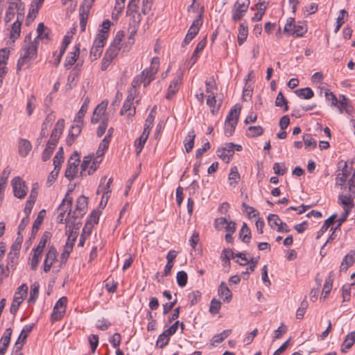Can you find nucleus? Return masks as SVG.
<instances>
[{"label": "nucleus", "mask_w": 355, "mask_h": 355, "mask_svg": "<svg viewBox=\"0 0 355 355\" xmlns=\"http://www.w3.org/2000/svg\"><path fill=\"white\" fill-rule=\"evenodd\" d=\"M24 43L17 61V71L27 69L37 55L38 42L37 40L31 41V36L29 34L25 37Z\"/></svg>", "instance_id": "1"}, {"label": "nucleus", "mask_w": 355, "mask_h": 355, "mask_svg": "<svg viewBox=\"0 0 355 355\" xmlns=\"http://www.w3.org/2000/svg\"><path fill=\"white\" fill-rule=\"evenodd\" d=\"M159 65V59L154 57L151 60V64L149 68L142 71L141 74L137 76L132 82V87L134 89L139 87L141 84L147 87L154 79L157 73Z\"/></svg>", "instance_id": "2"}, {"label": "nucleus", "mask_w": 355, "mask_h": 355, "mask_svg": "<svg viewBox=\"0 0 355 355\" xmlns=\"http://www.w3.org/2000/svg\"><path fill=\"white\" fill-rule=\"evenodd\" d=\"M355 169L351 177L349 178L347 187H345L343 189L345 193L338 196V202L343 207L344 210L349 209V211L354 207V199L355 198Z\"/></svg>", "instance_id": "3"}, {"label": "nucleus", "mask_w": 355, "mask_h": 355, "mask_svg": "<svg viewBox=\"0 0 355 355\" xmlns=\"http://www.w3.org/2000/svg\"><path fill=\"white\" fill-rule=\"evenodd\" d=\"M73 189H69L64 198L62 200L61 205L59 207V210H60V214L58 216V220L59 223H62L64 220L66 221L67 227H71L70 225V219L68 218L71 214V207L73 202V199L70 197V193L72 192Z\"/></svg>", "instance_id": "4"}, {"label": "nucleus", "mask_w": 355, "mask_h": 355, "mask_svg": "<svg viewBox=\"0 0 355 355\" xmlns=\"http://www.w3.org/2000/svg\"><path fill=\"white\" fill-rule=\"evenodd\" d=\"M284 31L295 37H302L307 32V27L304 22L295 23L293 17H289L286 21Z\"/></svg>", "instance_id": "5"}, {"label": "nucleus", "mask_w": 355, "mask_h": 355, "mask_svg": "<svg viewBox=\"0 0 355 355\" xmlns=\"http://www.w3.org/2000/svg\"><path fill=\"white\" fill-rule=\"evenodd\" d=\"M338 168H342V169L336 175L335 185L336 187H340V189H343L345 187H347V185H345V183L351 174L352 166H348L347 163L343 160L338 162Z\"/></svg>", "instance_id": "6"}, {"label": "nucleus", "mask_w": 355, "mask_h": 355, "mask_svg": "<svg viewBox=\"0 0 355 355\" xmlns=\"http://www.w3.org/2000/svg\"><path fill=\"white\" fill-rule=\"evenodd\" d=\"M28 293V286L26 284H21L15 293V296L10 309L12 314L15 315L19 305L26 297Z\"/></svg>", "instance_id": "7"}, {"label": "nucleus", "mask_w": 355, "mask_h": 355, "mask_svg": "<svg viewBox=\"0 0 355 355\" xmlns=\"http://www.w3.org/2000/svg\"><path fill=\"white\" fill-rule=\"evenodd\" d=\"M105 40V31H100L90 51V56L93 60H97L101 55Z\"/></svg>", "instance_id": "8"}, {"label": "nucleus", "mask_w": 355, "mask_h": 355, "mask_svg": "<svg viewBox=\"0 0 355 355\" xmlns=\"http://www.w3.org/2000/svg\"><path fill=\"white\" fill-rule=\"evenodd\" d=\"M249 4V0H248L247 3H241L239 1H236L232 10V20L234 21H240L246 13Z\"/></svg>", "instance_id": "9"}, {"label": "nucleus", "mask_w": 355, "mask_h": 355, "mask_svg": "<svg viewBox=\"0 0 355 355\" xmlns=\"http://www.w3.org/2000/svg\"><path fill=\"white\" fill-rule=\"evenodd\" d=\"M80 163L78 154L75 152L68 161L67 168L65 171V176L68 180H71L78 172V166Z\"/></svg>", "instance_id": "10"}, {"label": "nucleus", "mask_w": 355, "mask_h": 355, "mask_svg": "<svg viewBox=\"0 0 355 355\" xmlns=\"http://www.w3.org/2000/svg\"><path fill=\"white\" fill-rule=\"evenodd\" d=\"M12 186L15 197L22 199L26 196L28 189L19 177H16L12 180Z\"/></svg>", "instance_id": "11"}, {"label": "nucleus", "mask_w": 355, "mask_h": 355, "mask_svg": "<svg viewBox=\"0 0 355 355\" xmlns=\"http://www.w3.org/2000/svg\"><path fill=\"white\" fill-rule=\"evenodd\" d=\"M67 302V298L66 297H62L57 301L51 315L53 320H58L62 318L66 311Z\"/></svg>", "instance_id": "12"}, {"label": "nucleus", "mask_w": 355, "mask_h": 355, "mask_svg": "<svg viewBox=\"0 0 355 355\" xmlns=\"http://www.w3.org/2000/svg\"><path fill=\"white\" fill-rule=\"evenodd\" d=\"M234 144L227 143L225 146L217 151L218 157L225 162L228 163L234 153Z\"/></svg>", "instance_id": "13"}, {"label": "nucleus", "mask_w": 355, "mask_h": 355, "mask_svg": "<svg viewBox=\"0 0 355 355\" xmlns=\"http://www.w3.org/2000/svg\"><path fill=\"white\" fill-rule=\"evenodd\" d=\"M87 207V198L84 196H80L77 200L76 209L71 217L73 218L82 217L85 214Z\"/></svg>", "instance_id": "14"}, {"label": "nucleus", "mask_w": 355, "mask_h": 355, "mask_svg": "<svg viewBox=\"0 0 355 355\" xmlns=\"http://www.w3.org/2000/svg\"><path fill=\"white\" fill-rule=\"evenodd\" d=\"M22 4L21 3L17 2H10L9 6L7 9L6 17H5V22L7 24L10 22L15 17L16 14V11L18 12H24V7L21 8Z\"/></svg>", "instance_id": "15"}, {"label": "nucleus", "mask_w": 355, "mask_h": 355, "mask_svg": "<svg viewBox=\"0 0 355 355\" xmlns=\"http://www.w3.org/2000/svg\"><path fill=\"white\" fill-rule=\"evenodd\" d=\"M204 8L202 7L200 9V13H199L198 16L196 17V19L193 20L187 34L189 35V37H191L192 39H193L194 37L198 33L200 28L202 24V14Z\"/></svg>", "instance_id": "16"}, {"label": "nucleus", "mask_w": 355, "mask_h": 355, "mask_svg": "<svg viewBox=\"0 0 355 355\" xmlns=\"http://www.w3.org/2000/svg\"><path fill=\"white\" fill-rule=\"evenodd\" d=\"M57 257V250L54 246H51L46 254L44 263V271L48 272L50 271L53 263Z\"/></svg>", "instance_id": "17"}, {"label": "nucleus", "mask_w": 355, "mask_h": 355, "mask_svg": "<svg viewBox=\"0 0 355 355\" xmlns=\"http://www.w3.org/2000/svg\"><path fill=\"white\" fill-rule=\"evenodd\" d=\"M183 72H180L177 77H175L168 88V93L166 98L170 99L176 92L179 90V87L182 83Z\"/></svg>", "instance_id": "18"}, {"label": "nucleus", "mask_w": 355, "mask_h": 355, "mask_svg": "<svg viewBox=\"0 0 355 355\" xmlns=\"http://www.w3.org/2000/svg\"><path fill=\"white\" fill-rule=\"evenodd\" d=\"M24 18V12H18L17 15V20L12 26L10 32V37L15 40L19 37L21 32V21Z\"/></svg>", "instance_id": "19"}, {"label": "nucleus", "mask_w": 355, "mask_h": 355, "mask_svg": "<svg viewBox=\"0 0 355 355\" xmlns=\"http://www.w3.org/2000/svg\"><path fill=\"white\" fill-rule=\"evenodd\" d=\"M12 329L8 328L0 339V355H4L10 342Z\"/></svg>", "instance_id": "20"}, {"label": "nucleus", "mask_w": 355, "mask_h": 355, "mask_svg": "<svg viewBox=\"0 0 355 355\" xmlns=\"http://www.w3.org/2000/svg\"><path fill=\"white\" fill-rule=\"evenodd\" d=\"M268 6V1L267 0H259L255 5L257 12L254 14V17H252V21H260L262 19Z\"/></svg>", "instance_id": "21"}, {"label": "nucleus", "mask_w": 355, "mask_h": 355, "mask_svg": "<svg viewBox=\"0 0 355 355\" xmlns=\"http://www.w3.org/2000/svg\"><path fill=\"white\" fill-rule=\"evenodd\" d=\"M355 343V331L349 333L345 338L342 345L340 351L346 353Z\"/></svg>", "instance_id": "22"}, {"label": "nucleus", "mask_w": 355, "mask_h": 355, "mask_svg": "<svg viewBox=\"0 0 355 355\" xmlns=\"http://www.w3.org/2000/svg\"><path fill=\"white\" fill-rule=\"evenodd\" d=\"M355 263V251L351 250L343 259L340 266V271H346Z\"/></svg>", "instance_id": "23"}, {"label": "nucleus", "mask_w": 355, "mask_h": 355, "mask_svg": "<svg viewBox=\"0 0 355 355\" xmlns=\"http://www.w3.org/2000/svg\"><path fill=\"white\" fill-rule=\"evenodd\" d=\"M10 52L6 49L0 50V74L6 75L8 72L7 61L8 60Z\"/></svg>", "instance_id": "24"}, {"label": "nucleus", "mask_w": 355, "mask_h": 355, "mask_svg": "<svg viewBox=\"0 0 355 355\" xmlns=\"http://www.w3.org/2000/svg\"><path fill=\"white\" fill-rule=\"evenodd\" d=\"M118 42L117 43H112L110 46L107 49L106 51L104 56L107 58L108 59L111 60L112 61L113 59L118 55L120 49H121V44H120V39H117Z\"/></svg>", "instance_id": "25"}, {"label": "nucleus", "mask_w": 355, "mask_h": 355, "mask_svg": "<svg viewBox=\"0 0 355 355\" xmlns=\"http://www.w3.org/2000/svg\"><path fill=\"white\" fill-rule=\"evenodd\" d=\"M80 54V44H76L74 46L73 51L71 52L69 55L67 57L64 66L67 68H69L71 67L77 60Z\"/></svg>", "instance_id": "26"}, {"label": "nucleus", "mask_w": 355, "mask_h": 355, "mask_svg": "<svg viewBox=\"0 0 355 355\" xmlns=\"http://www.w3.org/2000/svg\"><path fill=\"white\" fill-rule=\"evenodd\" d=\"M218 293L220 297L224 298L223 300L226 302H229L232 297L231 291L227 287V284L223 282L220 283L218 287Z\"/></svg>", "instance_id": "27"}, {"label": "nucleus", "mask_w": 355, "mask_h": 355, "mask_svg": "<svg viewBox=\"0 0 355 355\" xmlns=\"http://www.w3.org/2000/svg\"><path fill=\"white\" fill-rule=\"evenodd\" d=\"M83 123H76V125L71 126V128L69 133V137L67 138V143L68 145H71L74 141V139L77 137L82 130Z\"/></svg>", "instance_id": "28"}, {"label": "nucleus", "mask_w": 355, "mask_h": 355, "mask_svg": "<svg viewBox=\"0 0 355 355\" xmlns=\"http://www.w3.org/2000/svg\"><path fill=\"white\" fill-rule=\"evenodd\" d=\"M206 42H206V37H204L202 40H200L198 43L197 46H196V47L195 49V51L193 53V54H192V55L191 57L190 61H189V62L191 64V66L193 65L196 62V61H197V60H198V58L199 57V53L205 48V46L206 45Z\"/></svg>", "instance_id": "29"}, {"label": "nucleus", "mask_w": 355, "mask_h": 355, "mask_svg": "<svg viewBox=\"0 0 355 355\" xmlns=\"http://www.w3.org/2000/svg\"><path fill=\"white\" fill-rule=\"evenodd\" d=\"M89 103V97L85 98L79 112L76 114V116L74 119V122L78 123H83V117L86 112H87L88 106Z\"/></svg>", "instance_id": "30"}, {"label": "nucleus", "mask_w": 355, "mask_h": 355, "mask_svg": "<svg viewBox=\"0 0 355 355\" xmlns=\"http://www.w3.org/2000/svg\"><path fill=\"white\" fill-rule=\"evenodd\" d=\"M138 5L129 2L127 8V15L132 16L134 18L135 22L137 24L141 21V15L137 12Z\"/></svg>", "instance_id": "31"}, {"label": "nucleus", "mask_w": 355, "mask_h": 355, "mask_svg": "<svg viewBox=\"0 0 355 355\" xmlns=\"http://www.w3.org/2000/svg\"><path fill=\"white\" fill-rule=\"evenodd\" d=\"M334 272L331 271L329 272L328 277L325 279V282L322 292V295L323 296L324 298H326L328 296L331 290L332 283L334 281Z\"/></svg>", "instance_id": "32"}, {"label": "nucleus", "mask_w": 355, "mask_h": 355, "mask_svg": "<svg viewBox=\"0 0 355 355\" xmlns=\"http://www.w3.org/2000/svg\"><path fill=\"white\" fill-rule=\"evenodd\" d=\"M32 148L31 144L26 139H21L19 141V153L22 157L28 155Z\"/></svg>", "instance_id": "33"}, {"label": "nucleus", "mask_w": 355, "mask_h": 355, "mask_svg": "<svg viewBox=\"0 0 355 355\" xmlns=\"http://www.w3.org/2000/svg\"><path fill=\"white\" fill-rule=\"evenodd\" d=\"M248 35V25L242 23L240 24L239 27V33H238V44L239 45H242L243 42L246 40Z\"/></svg>", "instance_id": "34"}, {"label": "nucleus", "mask_w": 355, "mask_h": 355, "mask_svg": "<svg viewBox=\"0 0 355 355\" xmlns=\"http://www.w3.org/2000/svg\"><path fill=\"white\" fill-rule=\"evenodd\" d=\"M196 138V133L194 130H191L189 132L188 135L185 137L184 139V147L185 150L188 153L191 151L194 146V140Z\"/></svg>", "instance_id": "35"}, {"label": "nucleus", "mask_w": 355, "mask_h": 355, "mask_svg": "<svg viewBox=\"0 0 355 355\" xmlns=\"http://www.w3.org/2000/svg\"><path fill=\"white\" fill-rule=\"evenodd\" d=\"M93 159V155H88L84 157L81 164L80 175L82 177L87 176L91 174V171H88L91 162Z\"/></svg>", "instance_id": "36"}, {"label": "nucleus", "mask_w": 355, "mask_h": 355, "mask_svg": "<svg viewBox=\"0 0 355 355\" xmlns=\"http://www.w3.org/2000/svg\"><path fill=\"white\" fill-rule=\"evenodd\" d=\"M37 36L34 39V40H37V42L39 43L38 40L40 39H46L49 40V30L46 27L43 23H40L38 24L37 28Z\"/></svg>", "instance_id": "37"}, {"label": "nucleus", "mask_w": 355, "mask_h": 355, "mask_svg": "<svg viewBox=\"0 0 355 355\" xmlns=\"http://www.w3.org/2000/svg\"><path fill=\"white\" fill-rule=\"evenodd\" d=\"M239 237L243 243H248L251 238V231L245 223H243Z\"/></svg>", "instance_id": "38"}, {"label": "nucleus", "mask_w": 355, "mask_h": 355, "mask_svg": "<svg viewBox=\"0 0 355 355\" xmlns=\"http://www.w3.org/2000/svg\"><path fill=\"white\" fill-rule=\"evenodd\" d=\"M51 238V234L49 232H45L41 239L40 241L37 245V246L34 248L33 250H35V251H37V252H43L44 248L46 246V244L48 241H49Z\"/></svg>", "instance_id": "39"}, {"label": "nucleus", "mask_w": 355, "mask_h": 355, "mask_svg": "<svg viewBox=\"0 0 355 355\" xmlns=\"http://www.w3.org/2000/svg\"><path fill=\"white\" fill-rule=\"evenodd\" d=\"M33 327L34 324L25 325L23 329L21 330L17 342H20V343H23L24 345V343H26V340L28 336L31 332Z\"/></svg>", "instance_id": "40"}, {"label": "nucleus", "mask_w": 355, "mask_h": 355, "mask_svg": "<svg viewBox=\"0 0 355 355\" xmlns=\"http://www.w3.org/2000/svg\"><path fill=\"white\" fill-rule=\"evenodd\" d=\"M132 103L124 102L123 107L120 111L121 115L127 114L128 118H130L135 114V107H132Z\"/></svg>", "instance_id": "41"}, {"label": "nucleus", "mask_w": 355, "mask_h": 355, "mask_svg": "<svg viewBox=\"0 0 355 355\" xmlns=\"http://www.w3.org/2000/svg\"><path fill=\"white\" fill-rule=\"evenodd\" d=\"M45 214V210H42L39 212L32 227V234L35 235L39 230L40 225H42Z\"/></svg>", "instance_id": "42"}, {"label": "nucleus", "mask_w": 355, "mask_h": 355, "mask_svg": "<svg viewBox=\"0 0 355 355\" xmlns=\"http://www.w3.org/2000/svg\"><path fill=\"white\" fill-rule=\"evenodd\" d=\"M64 127V120L62 119H59L57 121L51 136H52V137L59 139L62 133Z\"/></svg>", "instance_id": "43"}, {"label": "nucleus", "mask_w": 355, "mask_h": 355, "mask_svg": "<svg viewBox=\"0 0 355 355\" xmlns=\"http://www.w3.org/2000/svg\"><path fill=\"white\" fill-rule=\"evenodd\" d=\"M302 139L306 149H313L316 147L317 142L310 134H304Z\"/></svg>", "instance_id": "44"}, {"label": "nucleus", "mask_w": 355, "mask_h": 355, "mask_svg": "<svg viewBox=\"0 0 355 355\" xmlns=\"http://www.w3.org/2000/svg\"><path fill=\"white\" fill-rule=\"evenodd\" d=\"M40 284L38 282L33 283L31 286L30 297L28 298L29 303H35L39 294Z\"/></svg>", "instance_id": "45"}, {"label": "nucleus", "mask_w": 355, "mask_h": 355, "mask_svg": "<svg viewBox=\"0 0 355 355\" xmlns=\"http://www.w3.org/2000/svg\"><path fill=\"white\" fill-rule=\"evenodd\" d=\"M295 94L299 97L303 98L304 99H310L314 95L313 90L309 87L297 89L295 91Z\"/></svg>", "instance_id": "46"}, {"label": "nucleus", "mask_w": 355, "mask_h": 355, "mask_svg": "<svg viewBox=\"0 0 355 355\" xmlns=\"http://www.w3.org/2000/svg\"><path fill=\"white\" fill-rule=\"evenodd\" d=\"M241 110V107L240 105H234V107H232L230 110L225 121H234V119H236L237 121H239V117Z\"/></svg>", "instance_id": "47"}, {"label": "nucleus", "mask_w": 355, "mask_h": 355, "mask_svg": "<svg viewBox=\"0 0 355 355\" xmlns=\"http://www.w3.org/2000/svg\"><path fill=\"white\" fill-rule=\"evenodd\" d=\"M263 130L261 126H250L247 130L246 135L249 137L260 136L263 134Z\"/></svg>", "instance_id": "48"}, {"label": "nucleus", "mask_w": 355, "mask_h": 355, "mask_svg": "<svg viewBox=\"0 0 355 355\" xmlns=\"http://www.w3.org/2000/svg\"><path fill=\"white\" fill-rule=\"evenodd\" d=\"M268 221L269 225L274 230H276L282 223L278 215L272 214L268 216Z\"/></svg>", "instance_id": "49"}, {"label": "nucleus", "mask_w": 355, "mask_h": 355, "mask_svg": "<svg viewBox=\"0 0 355 355\" xmlns=\"http://www.w3.org/2000/svg\"><path fill=\"white\" fill-rule=\"evenodd\" d=\"M110 142V141L107 140V138H103L96 151V157L101 159V157L104 155L105 150L108 148Z\"/></svg>", "instance_id": "50"}, {"label": "nucleus", "mask_w": 355, "mask_h": 355, "mask_svg": "<svg viewBox=\"0 0 355 355\" xmlns=\"http://www.w3.org/2000/svg\"><path fill=\"white\" fill-rule=\"evenodd\" d=\"M336 217V214H334L324 221L323 225L321 227L320 230L318 232V234L317 236L318 239L328 230L329 226L334 223Z\"/></svg>", "instance_id": "51"}, {"label": "nucleus", "mask_w": 355, "mask_h": 355, "mask_svg": "<svg viewBox=\"0 0 355 355\" xmlns=\"http://www.w3.org/2000/svg\"><path fill=\"white\" fill-rule=\"evenodd\" d=\"M238 123L236 119H234V121H225V134L226 136L229 137L232 135L234 132L236 125Z\"/></svg>", "instance_id": "52"}, {"label": "nucleus", "mask_w": 355, "mask_h": 355, "mask_svg": "<svg viewBox=\"0 0 355 355\" xmlns=\"http://www.w3.org/2000/svg\"><path fill=\"white\" fill-rule=\"evenodd\" d=\"M95 0H84L80 8V12L89 15Z\"/></svg>", "instance_id": "53"}, {"label": "nucleus", "mask_w": 355, "mask_h": 355, "mask_svg": "<svg viewBox=\"0 0 355 355\" xmlns=\"http://www.w3.org/2000/svg\"><path fill=\"white\" fill-rule=\"evenodd\" d=\"M231 332H232V330L227 329V330H224L220 334L215 335L212 339L213 345H214V343H222L225 340V338H226L231 334Z\"/></svg>", "instance_id": "54"}, {"label": "nucleus", "mask_w": 355, "mask_h": 355, "mask_svg": "<svg viewBox=\"0 0 355 355\" xmlns=\"http://www.w3.org/2000/svg\"><path fill=\"white\" fill-rule=\"evenodd\" d=\"M33 254L31 259V267L33 270H36L40 260L42 257V252H37L35 250H33Z\"/></svg>", "instance_id": "55"}, {"label": "nucleus", "mask_w": 355, "mask_h": 355, "mask_svg": "<svg viewBox=\"0 0 355 355\" xmlns=\"http://www.w3.org/2000/svg\"><path fill=\"white\" fill-rule=\"evenodd\" d=\"M170 336L165 331L159 335L157 340V345L160 348L164 347L169 342Z\"/></svg>", "instance_id": "56"}, {"label": "nucleus", "mask_w": 355, "mask_h": 355, "mask_svg": "<svg viewBox=\"0 0 355 355\" xmlns=\"http://www.w3.org/2000/svg\"><path fill=\"white\" fill-rule=\"evenodd\" d=\"M239 179H240V175L238 172L237 168L236 166L232 167L230 170V173L229 175V180L230 181V185H233V184H237Z\"/></svg>", "instance_id": "57"}, {"label": "nucleus", "mask_w": 355, "mask_h": 355, "mask_svg": "<svg viewBox=\"0 0 355 355\" xmlns=\"http://www.w3.org/2000/svg\"><path fill=\"white\" fill-rule=\"evenodd\" d=\"M287 103L288 101L284 96L283 93L282 92H279L275 100V105L277 107H282L283 105H285L284 111H287L288 109Z\"/></svg>", "instance_id": "58"}, {"label": "nucleus", "mask_w": 355, "mask_h": 355, "mask_svg": "<svg viewBox=\"0 0 355 355\" xmlns=\"http://www.w3.org/2000/svg\"><path fill=\"white\" fill-rule=\"evenodd\" d=\"M177 283L180 287H184L187 283V274L182 270L177 273Z\"/></svg>", "instance_id": "59"}, {"label": "nucleus", "mask_w": 355, "mask_h": 355, "mask_svg": "<svg viewBox=\"0 0 355 355\" xmlns=\"http://www.w3.org/2000/svg\"><path fill=\"white\" fill-rule=\"evenodd\" d=\"M156 107L155 106L151 111L150 112L149 114L147 116V119H146L144 126L147 128H153L154 120L156 115Z\"/></svg>", "instance_id": "60"}, {"label": "nucleus", "mask_w": 355, "mask_h": 355, "mask_svg": "<svg viewBox=\"0 0 355 355\" xmlns=\"http://www.w3.org/2000/svg\"><path fill=\"white\" fill-rule=\"evenodd\" d=\"M216 100L214 94L207 95V105L211 108V112L214 114L215 112L218 111V108L216 107Z\"/></svg>", "instance_id": "61"}, {"label": "nucleus", "mask_w": 355, "mask_h": 355, "mask_svg": "<svg viewBox=\"0 0 355 355\" xmlns=\"http://www.w3.org/2000/svg\"><path fill=\"white\" fill-rule=\"evenodd\" d=\"M221 307V303L219 300L214 298L211 301L209 306V312L212 314H216L218 313Z\"/></svg>", "instance_id": "62"}, {"label": "nucleus", "mask_w": 355, "mask_h": 355, "mask_svg": "<svg viewBox=\"0 0 355 355\" xmlns=\"http://www.w3.org/2000/svg\"><path fill=\"white\" fill-rule=\"evenodd\" d=\"M229 219H230V216L228 217V218H227L225 217H220V218H216L214 221L215 228L218 230L224 229V227H225L226 223H227V221L229 220Z\"/></svg>", "instance_id": "63"}, {"label": "nucleus", "mask_w": 355, "mask_h": 355, "mask_svg": "<svg viewBox=\"0 0 355 355\" xmlns=\"http://www.w3.org/2000/svg\"><path fill=\"white\" fill-rule=\"evenodd\" d=\"M107 106V102L106 101H102L99 105L96 106V107L94 109V114L103 116Z\"/></svg>", "instance_id": "64"}]
</instances>
